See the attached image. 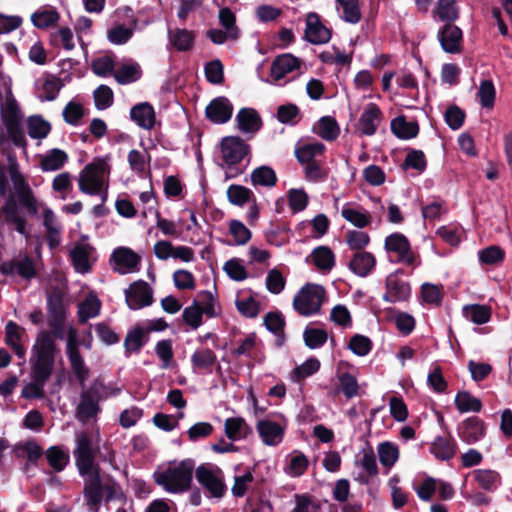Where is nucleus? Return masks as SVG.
I'll list each match as a JSON object with an SVG mask.
<instances>
[{
  "instance_id": "c03bdc74",
  "label": "nucleus",
  "mask_w": 512,
  "mask_h": 512,
  "mask_svg": "<svg viewBox=\"0 0 512 512\" xmlns=\"http://www.w3.org/2000/svg\"><path fill=\"white\" fill-rule=\"evenodd\" d=\"M227 198L231 204L236 206H243L251 200L256 202V198L252 190L238 184H232L228 187Z\"/></svg>"
},
{
  "instance_id": "c85d7f7f",
  "label": "nucleus",
  "mask_w": 512,
  "mask_h": 512,
  "mask_svg": "<svg viewBox=\"0 0 512 512\" xmlns=\"http://www.w3.org/2000/svg\"><path fill=\"white\" fill-rule=\"evenodd\" d=\"M23 333L24 328L19 326L16 322L8 321L6 323L4 342L15 352L16 356L19 358H24L26 354V349L21 344Z\"/></svg>"
},
{
  "instance_id": "4468645a",
  "label": "nucleus",
  "mask_w": 512,
  "mask_h": 512,
  "mask_svg": "<svg viewBox=\"0 0 512 512\" xmlns=\"http://www.w3.org/2000/svg\"><path fill=\"white\" fill-rule=\"evenodd\" d=\"M402 270H397L395 274H390L385 280L386 292L383 294L382 299L388 303H397L408 301L411 296V285L408 281L399 279L397 273Z\"/></svg>"
},
{
  "instance_id": "dca6fc26",
  "label": "nucleus",
  "mask_w": 512,
  "mask_h": 512,
  "mask_svg": "<svg viewBox=\"0 0 512 512\" xmlns=\"http://www.w3.org/2000/svg\"><path fill=\"white\" fill-rule=\"evenodd\" d=\"M233 114V105L225 96L212 99L205 108L206 118L215 124L227 123Z\"/></svg>"
},
{
  "instance_id": "de8ad7c7",
  "label": "nucleus",
  "mask_w": 512,
  "mask_h": 512,
  "mask_svg": "<svg viewBox=\"0 0 512 512\" xmlns=\"http://www.w3.org/2000/svg\"><path fill=\"white\" fill-rule=\"evenodd\" d=\"M434 13L441 21L454 23L459 18V7L456 0H438Z\"/></svg>"
},
{
  "instance_id": "ea45409f",
  "label": "nucleus",
  "mask_w": 512,
  "mask_h": 512,
  "mask_svg": "<svg viewBox=\"0 0 512 512\" xmlns=\"http://www.w3.org/2000/svg\"><path fill=\"white\" fill-rule=\"evenodd\" d=\"M68 161V155L65 151L53 148L47 152L40 162L42 171H56L61 169Z\"/></svg>"
},
{
  "instance_id": "58836bf2",
  "label": "nucleus",
  "mask_w": 512,
  "mask_h": 512,
  "mask_svg": "<svg viewBox=\"0 0 512 512\" xmlns=\"http://www.w3.org/2000/svg\"><path fill=\"white\" fill-rule=\"evenodd\" d=\"M359 388L356 377L349 372H344L338 376V385L333 394L337 395L341 392L347 399H352L359 394Z\"/></svg>"
},
{
  "instance_id": "09e8293b",
  "label": "nucleus",
  "mask_w": 512,
  "mask_h": 512,
  "mask_svg": "<svg viewBox=\"0 0 512 512\" xmlns=\"http://www.w3.org/2000/svg\"><path fill=\"white\" fill-rule=\"evenodd\" d=\"M27 131L32 139H43L50 133L51 125L42 116L34 115L27 119Z\"/></svg>"
},
{
  "instance_id": "b1692460",
  "label": "nucleus",
  "mask_w": 512,
  "mask_h": 512,
  "mask_svg": "<svg viewBox=\"0 0 512 512\" xmlns=\"http://www.w3.org/2000/svg\"><path fill=\"white\" fill-rule=\"evenodd\" d=\"M130 118L139 127L146 130L153 129L156 122L154 108L148 102H142L134 105L130 110Z\"/></svg>"
},
{
  "instance_id": "bb28decb",
  "label": "nucleus",
  "mask_w": 512,
  "mask_h": 512,
  "mask_svg": "<svg viewBox=\"0 0 512 512\" xmlns=\"http://www.w3.org/2000/svg\"><path fill=\"white\" fill-rule=\"evenodd\" d=\"M111 260H113L117 266L125 269L122 273L139 270L141 263V257L127 247L116 248L111 255Z\"/></svg>"
},
{
  "instance_id": "1a4fd4ad",
  "label": "nucleus",
  "mask_w": 512,
  "mask_h": 512,
  "mask_svg": "<svg viewBox=\"0 0 512 512\" xmlns=\"http://www.w3.org/2000/svg\"><path fill=\"white\" fill-rule=\"evenodd\" d=\"M32 351L35 355L32 368L52 374L55 363L56 344L50 333L43 330L38 334Z\"/></svg>"
},
{
  "instance_id": "338daca9",
  "label": "nucleus",
  "mask_w": 512,
  "mask_h": 512,
  "mask_svg": "<svg viewBox=\"0 0 512 512\" xmlns=\"http://www.w3.org/2000/svg\"><path fill=\"white\" fill-rule=\"evenodd\" d=\"M319 369L320 361L315 357H311L293 369V380L297 382L304 380L305 378L315 374Z\"/></svg>"
},
{
  "instance_id": "4d7b16f0",
  "label": "nucleus",
  "mask_w": 512,
  "mask_h": 512,
  "mask_svg": "<svg viewBox=\"0 0 512 512\" xmlns=\"http://www.w3.org/2000/svg\"><path fill=\"white\" fill-rule=\"evenodd\" d=\"M378 455L380 463L387 468H391L399 457V450L391 442H383L378 446Z\"/></svg>"
},
{
  "instance_id": "c9c22d12",
  "label": "nucleus",
  "mask_w": 512,
  "mask_h": 512,
  "mask_svg": "<svg viewBox=\"0 0 512 512\" xmlns=\"http://www.w3.org/2000/svg\"><path fill=\"white\" fill-rule=\"evenodd\" d=\"M313 130L326 141H334L340 134L339 125L336 119L331 116L321 117L317 122V127H314Z\"/></svg>"
},
{
  "instance_id": "0e129e2a",
  "label": "nucleus",
  "mask_w": 512,
  "mask_h": 512,
  "mask_svg": "<svg viewBox=\"0 0 512 512\" xmlns=\"http://www.w3.org/2000/svg\"><path fill=\"white\" fill-rule=\"evenodd\" d=\"M345 241L351 250L365 251L364 249L370 243V236L363 231L349 230L345 235Z\"/></svg>"
},
{
  "instance_id": "2f4dec72",
  "label": "nucleus",
  "mask_w": 512,
  "mask_h": 512,
  "mask_svg": "<svg viewBox=\"0 0 512 512\" xmlns=\"http://www.w3.org/2000/svg\"><path fill=\"white\" fill-rule=\"evenodd\" d=\"M216 362L217 356L215 352L209 348L197 349L191 355V365L195 371L211 373Z\"/></svg>"
},
{
  "instance_id": "cd10ccee",
  "label": "nucleus",
  "mask_w": 512,
  "mask_h": 512,
  "mask_svg": "<svg viewBox=\"0 0 512 512\" xmlns=\"http://www.w3.org/2000/svg\"><path fill=\"white\" fill-rule=\"evenodd\" d=\"M376 258L367 251L355 252L348 264L349 269L360 277L368 276L375 268Z\"/></svg>"
},
{
  "instance_id": "a878e982",
  "label": "nucleus",
  "mask_w": 512,
  "mask_h": 512,
  "mask_svg": "<svg viewBox=\"0 0 512 512\" xmlns=\"http://www.w3.org/2000/svg\"><path fill=\"white\" fill-rule=\"evenodd\" d=\"M257 431L266 445L275 446L282 441L285 429L271 420H260L257 423Z\"/></svg>"
},
{
  "instance_id": "ddd939ff",
  "label": "nucleus",
  "mask_w": 512,
  "mask_h": 512,
  "mask_svg": "<svg viewBox=\"0 0 512 512\" xmlns=\"http://www.w3.org/2000/svg\"><path fill=\"white\" fill-rule=\"evenodd\" d=\"M153 300L152 288L144 280L133 282L129 288L125 290L126 304L132 310L150 306Z\"/></svg>"
},
{
  "instance_id": "f03ea898",
  "label": "nucleus",
  "mask_w": 512,
  "mask_h": 512,
  "mask_svg": "<svg viewBox=\"0 0 512 512\" xmlns=\"http://www.w3.org/2000/svg\"><path fill=\"white\" fill-rule=\"evenodd\" d=\"M194 470L195 461L187 458L176 466H170L161 472H154L153 478L155 483L163 487L166 492L181 494L191 489Z\"/></svg>"
},
{
  "instance_id": "412c9836",
  "label": "nucleus",
  "mask_w": 512,
  "mask_h": 512,
  "mask_svg": "<svg viewBox=\"0 0 512 512\" xmlns=\"http://www.w3.org/2000/svg\"><path fill=\"white\" fill-rule=\"evenodd\" d=\"M457 449L458 445L450 434L437 436L430 446V452L441 461L451 460L456 455Z\"/></svg>"
},
{
  "instance_id": "473e14b6",
  "label": "nucleus",
  "mask_w": 512,
  "mask_h": 512,
  "mask_svg": "<svg viewBox=\"0 0 512 512\" xmlns=\"http://www.w3.org/2000/svg\"><path fill=\"white\" fill-rule=\"evenodd\" d=\"M225 435L231 441L245 439L251 433V428L242 417H230L224 423Z\"/></svg>"
},
{
  "instance_id": "20e7f679",
  "label": "nucleus",
  "mask_w": 512,
  "mask_h": 512,
  "mask_svg": "<svg viewBox=\"0 0 512 512\" xmlns=\"http://www.w3.org/2000/svg\"><path fill=\"white\" fill-rule=\"evenodd\" d=\"M100 454L98 444L94 445L91 435L81 432L76 435V447L73 451L75 465L79 475L88 474L93 469H99L96 457Z\"/></svg>"
},
{
  "instance_id": "37998d69",
  "label": "nucleus",
  "mask_w": 512,
  "mask_h": 512,
  "mask_svg": "<svg viewBox=\"0 0 512 512\" xmlns=\"http://www.w3.org/2000/svg\"><path fill=\"white\" fill-rule=\"evenodd\" d=\"M146 333L147 332L139 325L129 330L124 340L126 352H139L148 340Z\"/></svg>"
},
{
  "instance_id": "4be33fe9",
  "label": "nucleus",
  "mask_w": 512,
  "mask_h": 512,
  "mask_svg": "<svg viewBox=\"0 0 512 512\" xmlns=\"http://www.w3.org/2000/svg\"><path fill=\"white\" fill-rule=\"evenodd\" d=\"M52 374L31 368L32 382L26 384L21 392L23 398L40 399L44 397V386Z\"/></svg>"
},
{
  "instance_id": "f704fd0d",
  "label": "nucleus",
  "mask_w": 512,
  "mask_h": 512,
  "mask_svg": "<svg viewBox=\"0 0 512 512\" xmlns=\"http://www.w3.org/2000/svg\"><path fill=\"white\" fill-rule=\"evenodd\" d=\"M100 309L101 301L95 294L90 293L78 306V321L81 324L86 323L90 318L96 317Z\"/></svg>"
},
{
  "instance_id": "5701e85b",
  "label": "nucleus",
  "mask_w": 512,
  "mask_h": 512,
  "mask_svg": "<svg viewBox=\"0 0 512 512\" xmlns=\"http://www.w3.org/2000/svg\"><path fill=\"white\" fill-rule=\"evenodd\" d=\"M382 117L377 104L369 103L359 118V129L363 135L372 136L376 133Z\"/></svg>"
},
{
  "instance_id": "a211bd4d",
  "label": "nucleus",
  "mask_w": 512,
  "mask_h": 512,
  "mask_svg": "<svg viewBox=\"0 0 512 512\" xmlns=\"http://www.w3.org/2000/svg\"><path fill=\"white\" fill-rule=\"evenodd\" d=\"M457 432L463 442L474 444L485 436L486 426L482 419L477 416H471L458 426Z\"/></svg>"
},
{
  "instance_id": "6e6d98bb",
  "label": "nucleus",
  "mask_w": 512,
  "mask_h": 512,
  "mask_svg": "<svg viewBox=\"0 0 512 512\" xmlns=\"http://www.w3.org/2000/svg\"><path fill=\"white\" fill-rule=\"evenodd\" d=\"M46 458L49 465L56 471L61 472L69 463V454L65 453L61 448L52 446L46 451Z\"/></svg>"
},
{
  "instance_id": "774afa93",
  "label": "nucleus",
  "mask_w": 512,
  "mask_h": 512,
  "mask_svg": "<svg viewBox=\"0 0 512 512\" xmlns=\"http://www.w3.org/2000/svg\"><path fill=\"white\" fill-rule=\"evenodd\" d=\"M373 343L367 336L355 334L350 338L348 348L358 356H366L372 350Z\"/></svg>"
},
{
  "instance_id": "864d4df0",
  "label": "nucleus",
  "mask_w": 512,
  "mask_h": 512,
  "mask_svg": "<svg viewBox=\"0 0 512 512\" xmlns=\"http://www.w3.org/2000/svg\"><path fill=\"white\" fill-rule=\"evenodd\" d=\"M464 314L473 323L482 325L487 323L491 318V308L486 305L472 304L464 307Z\"/></svg>"
},
{
  "instance_id": "a18cd8bd",
  "label": "nucleus",
  "mask_w": 512,
  "mask_h": 512,
  "mask_svg": "<svg viewBox=\"0 0 512 512\" xmlns=\"http://www.w3.org/2000/svg\"><path fill=\"white\" fill-rule=\"evenodd\" d=\"M455 406L460 413L480 412L483 404L479 398L474 397L468 391H460L455 397Z\"/></svg>"
},
{
  "instance_id": "bf43d9fd",
  "label": "nucleus",
  "mask_w": 512,
  "mask_h": 512,
  "mask_svg": "<svg viewBox=\"0 0 512 512\" xmlns=\"http://www.w3.org/2000/svg\"><path fill=\"white\" fill-rule=\"evenodd\" d=\"M465 119V111L456 104L449 105L444 113V120L447 126L452 130L460 129L463 126Z\"/></svg>"
},
{
  "instance_id": "0eeeda50",
  "label": "nucleus",
  "mask_w": 512,
  "mask_h": 512,
  "mask_svg": "<svg viewBox=\"0 0 512 512\" xmlns=\"http://www.w3.org/2000/svg\"><path fill=\"white\" fill-rule=\"evenodd\" d=\"M195 477L209 497L222 499L226 495L224 473L218 466L211 468L209 464H201L195 469Z\"/></svg>"
},
{
  "instance_id": "7ed1b4c3",
  "label": "nucleus",
  "mask_w": 512,
  "mask_h": 512,
  "mask_svg": "<svg viewBox=\"0 0 512 512\" xmlns=\"http://www.w3.org/2000/svg\"><path fill=\"white\" fill-rule=\"evenodd\" d=\"M110 169L107 159L95 158L80 173V191L88 195H99L103 187L104 178L110 174Z\"/></svg>"
},
{
  "instance_id": "e433bc0d",
  "label": "nucleus",
  "mask_w": 512,
  "mask_h": 512,
  "mask_svg": "<svg viewBox=\"0 0 512 512\" xmlns=\"http://www.w3.org/2000/svg\"><path fill=\"white\" fill-rule=\"evenodd\" d=\"M313 264L321 271H331L335 266V255L328 246H318L311 253Z\"/></svg>"
},
{
  "instance_id": "6e6552de",
  "label": "nucleus",
  "mask_w": 512,
  "mask_h": 512,
  "mask_svg": "<svg viewBox=\"0 0 512 512\" xmlns=\"http://www.w3.org/2000/svg\"><path fill=\"white\" fill-rule=\"evenodd\" d=\"M384 248L388 253L396 254V263L405 264L416 268L421 264L420 255L412 250L408 238L399 232L388 235L384 242Z\"/></svg>"
},
{
  "instance_id": "69168bd1",
  "label": "nucleus",
  "mask_w": 512,
  "mask_h": 512,
  "mask_svg": "<svg viewBox=\"0 0 512 512\" xmlns=\"http://www.w3.org/2000/svg\"><path fill=\"white\" fill-rule=\"evenodd\" d=\"M343 9V19L351 24L361 20L359 0H336Z\"/></svg>"
},
{
  "instance_id": "e2e57ef3",
  "label": "nucleus",
  "mask_w": 512,
  "mask_h": 512,
  "mask_svg": "<svg viewBox=\"0 0 512 512\" xmlns=\"http://www.w3.org/2000/svg\"><path fill=\"white\" fill-rule=\"evenodd\" d=\"M342 217L357 228H365L371 223L369 212H360L353 208L344 207L341 211Z\"/></svg>"
},
{
  "instance_id": "f3484780",
  "label": "nucleus",
  "mask_w": 512,
  "mask_h": 512,
  "mask_svg": "<svg viewBox=\"0 0 512 512\" xmlns=\"http://www.w3.org/2000/svg\"><path fill=\"white\" fill-rule=\"evenodd\" d=\"M437 37L445 52L455 54L461 51L463 33L454 23H446L442 26L438 31Z\"/></svg>"
},
{
  "instance_id": "680f3d73",
  "label": "nucleus",
  "mask_w": 512,
  "mask_h": 512,
  "mask_svg": "<svg viewBox=\"0 0 512 512\" xmlns=\"http://www.w3.org/2000/svg\"><path fill=\"white\" fill-rule=\"evenodd\" d=\"M477 96L482 107L489 109L494 106L496 91L492 80L485 79L480 82Z\"/></svg>"
},
{
  "instance_id": "423d86ee",
  "label": "nucleus",
  "mask_w": 512,
  "mask_h": 512,
  "mask_svg": "<svg viewBox=\"0 0 512 512\" xmlns=\"http://www.w3.org/2000/svg\"><path fill=\"white\" fill-rule=\"evenodd\" d=\"M325 297V289L318 284L303 286L293 299L294 309L302 316H310L320 311Z\"/></svg>"
},
{
  "instance_id": "393cba45",
  "label": "nucleus",
  "mask_w": 512,
  "mask_h": 512,
  "mask_svg": "<svg viewBox=\"0 0 512 512\" xmlns=\"http://www.w3.org/2000/svg\"><path fill=\"white\" fill-rule=\"evenodd\" d=\"M300 60L292 54H282L277 56L270 68V75L274 81H279L285 77L286 74L300 67Z\"/></svg>"
},
{
  "instance_id": "c756f323",
  "label": "nucleus",
  "mask_w": 512,
  "mask_h": 512,
  "mask_svg": "<svg viewBox=\"0 0 512 512\" xmlns=\"http://www.w3.org/2000/svg\"><path fill=\"white\" fill-rule=\"evenodd\" d=\"M390 129L391 132L401 140H409L419 134L418 122H408L405 115H400L392 119Z\"/></svg>"
},
{
  "instance_id": "6ab92c4d",
  "label": "nucleus",
  "mask_w": 512,
  "mask_h": 512,
  "mask_svg": "<svg viewBox=\"0 0 512 512\" xmlns=\"http://www.w3.org/2000/svg\"><path fill=\"white\" fill-rule=\"evenodd\" d=\"M47 323L65 322L67 318L64 306V294L62 290L55 286L47 292Z\"/></svg>"
},
{
  "instance_id": "72a5a7b5",
  "label": "nucleus",
  "mask_w": 512,
  "mask_h": 512,
  "mask_svg": "<svg viewBox=\"0 0 512 512\" xmlns=\"http://www.w3.org/2000/svg\"><path fill=\"white\" fill-rule=\"evenodd\" d=\"M113 76L120 85H127L138 81L142 76V70L138 63L131 62L118 67Z\"/></svg>"
},
{
  "instance_id": "f257e3e1",
  "label": "nucleus",
  "mask_w": 512,
  "mask_h": 512,
  "mask_svg": "<svg viewBox=\"0 0 512 512\" xmlns=\"http://www.w3.org/2000/svg\"><path fill=\"white\" fill-rule=\"evenodd\" d=\"M11 181L15 193H9L7 196L2 206V214L8 225H13L19 234L26 236L28 234L26 228L27 221L25 216L22 215L19 206L25 209L27 215L38 216V201L22 174L12 175Z\"/></svg>"
},
{
  "instance_id": "9b49d317",
  "label": "nucleus",
  "mask_w": 512,
  "mask_h": 512,
  "mask_svg": "<svg viewBox=\"0 0 512 512\" xmlns=\"http://www.w3.org/2000/svg\"><path fill=\"white\" fill-rule=\"evenodd\" d=\"M101 468L93 469L88 474L81 475L84 478L83 495L86 506L91 512H99L103 501V481Z\"/></svg>"
},
{
  "instance_id": "052dcab7",
  "label": "nucleus",
  "mask_w": 512,
  "mask_h": 512,
  "mask_svg": "<svg viewBox=\"0 0 512 512\" xmlns=\"http://www.w3.org/2000/svg\"><path fill=\"white\" fill-rule=\"evenodd\" d=\"M203 315V311L200 309V303L195 299L192 305L184 308L182 318L192 329H197L202 325Z\"/></svg>"
},
{
  "instance_id": "aec40b11",
  "label": "nucleus",
  "mask_w": 512,
  "mask_h": 512,
  "mask_svg": "<svg viewBox=\"0 0 512 512\" xmlns=\"http://www.w3.org/2000/svg\"><path fill=\"white\" fill-rule=\"evenodd\" d=\"M237 128L243 133L255 134L262 126L263 122L260 114L254 108H241L236 115Z\"/></svg>"
},
{
  "instance_id": "13d9d810",
  "label": "nucleus",
  "mask_w": 512,
  "mask_h": 512,
  "mask_svg": "<svg viewBox=\"0 0 512 512\" xmlns=\"http://www.w3.org/2000/svg\"><path fill=\"white\" fill-rule=\"evenodd\" d=\"M305 345L310 349L322 347L328 340V334L323 329L307 327L303 333Z\"/></svg>"
},
{
  "instance_id": "f8f14e48",
  "label": "nucleus",
  "mask_w": 512,
  "mask_h": 512,
  "mask_svg": "<svg viewBox=\"0 0 512 512\" xmlns=\"http://www.w3.org/2000/svg\"><path fill=\"white\" fill-rule=\"evenodd\" d=\"M220 150L224 162L232 170V166L239 164L248 154L250 146L239 136H226L222 138Z\"/></svg>"
},
{
  "instance_id": "a19ab883",
  "label": "nucleus",
  "mask_w": 512,
  "mask_h": 512,
  "mask_svg": "<svg viewBox=\"0 0 512 512\" xmlns=\"http://www.w3.org/2000/svg\"><path fill=\"white\" fill-rule=\"evenodd\" d=\"M277 181V175L270 166H259L251 173V183L253 186L274 187Z\"/></svg>"
},
{
  "instance_id": "5fc2aeb1",
  "label": "nucleus",
  "mask_w": 512,
  "mask_h": 512,
  "mask_svg": "<svg viewBox=\"0 0 512 512\" xmlns=\"http://www.w3.org/2000/svg\"><path fill=\"white\" fill-rule=\"evenodd\" d=\"M220 24L230 33V39L237 40L240 36V30L236 25V16L228 7H222L218 14Z\"/></svg>"
},
{
  "instance_id": "3c124183",
  "label": "nucleus",
  "mask_w": 512,
  "mask_h": 512,
  "mask_svg": "<svg viewBox=\"0 0 512 512\" xmlns=\"http://www.w3.org/2000/svg\"><path fill=\"white\" fill-rule=\"evenodd\" d=\"M60 18L56 9L37 10L31 15L33 25L39 29H47L58 22Z\"/></svg>"
},
{
  "instance_id": "7c9ffc66",
  "label": "nucleus",
  "mask_w": 512,
  "mask_h": 512,
  "mask_svg": "<svg viewBox=\"0 0 512 512\" xmlns=\"http://www.w3.org/2000/svg\"><path fill=\"white\" fill-rule=\"evenodd\" d=\"M171 45L179 52L190 51L194 47L195 34L191 30L176 28L168 31Z\"/></svg>"
},
{
  "instance_id": "9d476101",
  "label": "nucleus",
  "mask_w": 512,
  "mask_h": 512,
  "mask_svg": "<svg viewBox=\"0 0 512 512\" xmlns=\"http://www.w3.org/2000/svg\"><path fill=\"white\" fill-rule=\"evenodd\" d=\"M78 335L74 327H70L67 332L66 353L70 361L71 369L75 374L81 388L85 387V381L88 379L90 370L85 365L84 359L78 348Z\"/></svg>"
},
{
  "instance_id": "39448f33",
  "label": "nucleus",
  "mask_w": 512,
  "mask_h": 512,
  "mask_svg": "<svg viewBox=\"0 0 512 512\" xmlns=\"http://www.w3.org/2000/svg\"><path fill=\"white\" fill-rule=\"evenodd\" d=\"M1 118L12 143L16 147L25 149L27 140L21 126L22 114L15 99H8L2 106Z\"/></svg>"
},
{
  "instance_id": "4c0bfd02",
  "label": "nucleus",
  "mask_w": 512,
  "mask_h": 512,
  "mask_svg": "<svg viewBox=\"0 0 512 512\" xmlns=\"http://www.w3.org/2000/svg\"><path fill=\"white\" fill-rule=\"evenodd\" d=\"M474 480L483 490L492 492L501 484V476L497 471L477 469L473 471Z\"/></svg>"
},
{
  "instance_id": "8fccbe9b",
  "label": "nucleus",
  "mask_w": 512,
  "mask_h": 512,
  "mask_svg": "<svg viewBox=\"0 0 512 512\" xmlns=\"http://www.w3.org/2000/svg\"><path fill=\"white\" fill-rule=\"evenodd\" d=\"M99 402L80 395V402L76 408L77 418L85 422L95 417L101 411Z\"/></svg>"
},
{
  "instance_id": "2eb2a0df",
  "label": "nucleus",
  "mask_w": 512,
  "mask_h": 512,
  "mask_svg": "<svg viewBox=\"0 0 512 512\" xmlns=\"http://www.w3.org/2000/svg\"><path fill=\"white\" fill-rule=\"evenodd\" d=\"M332 37L331 29L327 28L316 12H310L306 16V28L304 39L314 45L326 44Z\"/></svg>"
},
{
  "instance_id": "49530a36",
  "label": "nucleus",
  "mask_w": 512,
  "mask_h": 512,
  "mask_svg": "<svg viewBox=\"0 0 512 512\" xmlns=\"http://www.w3.org/2000/svg\"><path fill=\"white\" fill-rule=\"evenodd\" d=\"M325 151L324 144L320 142L304 144L295 150V156L299 163L308 164L315 162L318 155H322Z\"/></svg>"
},
{
  "instance_id": "603ef678",
  "label": "nucleus",
  "mask_w": 512,
  "mask_h": 512,
  "mask_svg": "<svg viewBox=\"0 0 512 512\" xmlns=\"http://www.w3.org/2000/svg\"><path fill=\"white\" fill-rule=\"evenodd\" d=\"M481 264L498 266L505 260V251L497 245H491L478 252Z\"/></svg>"
},
{
  "instance_id": "79ce46f5",
  "label": "nucleus",
  "mask_w": 512,
  "mask_h": 512,
  "mask_svg": "<svg viewBox=\"0 0 512 512\" xmlns=\"http://www.w3.org/2000/svg\"><path fill=\"white\" fill-rule=\"evenodd\" d=\"M91 247L87 244H77L71 251L70 256L74 268L77 272L87 273L91 269L89 263V250Z\"/></svg>"
}]
</instances>
